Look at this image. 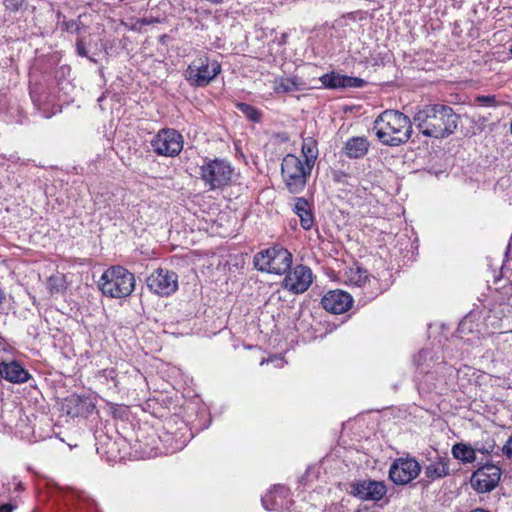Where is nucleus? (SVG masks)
Here are the masks:
<instances>
[{
	"label": "nucleus",
	"mask_w": 512,
	"mask_h": 512,
	"mask_svg": "<svg viewBox=\"0 0 512 512\" xmlns=\"http://www.w3.org/2000/svg\"><path fill=\"white\" fill-rule=\"evenodd\" d=\"M310 170L307 165H303L300 158L292 154L286 155L281 164L283 179L291 190L303 188Z\"/></svg>",
	"instance_id": "nucleus-7"
},
{
	"label": "nucleus",
	"mask_w": 512,
	"mask_h": 512,
	"mask_svg": "<svg viewBox=\"0 0 512 512\" xmlns=\"http://www.w3.org/2000/svg\"><path fill=\"white\" fill-rule=\"evenodd\" d=\"M22 489H23L22 484L19 483L18 486H17V490H22Z\"/></svg>",
	"instance_id": "nucleus-37"
},
{
	"label": "nucleus",
	"mask_w": 512,
	"mask_h": 512,
	"mask_svg": "<svg viewBox=\"0 0 512 512\" xmlns=\"http://www.w3.org/2000/svg\"><path fill=\"white\" fill-rule=\"evenodd\" d=\"M451 452L455 459L463 463H472L476 460L475 448L467 444L456 443Z\"/></svg>",
	"instance_id": "nucleus-23"
},
{
	"label": "nucleus",
	"mask_w": 512,
	"mask_h": 512,
	"mask_svg": "<svg viewBox=\"0 0 512 512\" xmlns=\"http://www.w3.org/2000/svg\"><path fill=\"white\" fill-rule=\"evenodd\" d=\"M62 279L59 276L52 275L47 281L48 289L51 293L60 292L63 288Z\"/></svg>",
	"instance_id": "nucleus-30"
},
{
	"label": "nucleus",
	"mask_w": 512,
	"mask_h": 512,
	"mask_svg": "<svg viewBox=\"0 0 512 512\" xmlns=\"http://www.w3.org/2000/svg\"><path fill=\"white\" fill-rule=\"evenodd\" d=\"M15 509V506L10 503H5L0 505V512H12Z\"/></svg>",
	"instance_id": "nucleus-34"
},
{
	"label": "nucleus",
	"mask_w": 512,
	"mask_h": 512,
	"mask_svg": "<svg viewBox=\"0 0 512 512\" xmlns=\"http://www.w3.org/2000/svg\"><path fill=\"white\" fill-rule=\"evenodd\" d=\"M233 174V167L225 160H210L201 167L202 179L211 189H224L231 183Z\"/></svg>",
	"instance_id": "nucleus-6"
},
{
	"label": "nucleus",
	"mask_w": 512,
	"mask_h": 512,
	"mask_svg": "<svg viewBox=\"0 0 512 512\" xmlns=\"http://www.w3.org/2000/svg\"><path fill=\"white\" fill-rule=\"evenodd\" d=\"M273 89L276 93H291L306 89L305 82L298 76L277 77L273 81Z\"/></svg>",
	"instance_id": "nucleus-19"
},
{
	"label": "nucleus",
	"mask_w": 512,
	"mask_h": 512,
	"mask_svg": "<svg viewBox=\"0 0 512 512\" xmlns=\"http://www.w3.org/2000/svg\"><path fill=\"white\" fill-rule=\"evenodd\" d=\"M372 130L379 142L392 147L407 143L413 133L410 118L393 109L381 112L374 120Z\"/></svg>",
	"instance_id": "nucleus-2"
},
{
	"label": "nucleus",
	"mask_w": 512,
	"mask_h": 512,
	"mask_svg": "<svg viewBox=\"0 0 512 512\" xmlns=\"http://www.w3.org/2000/svg\"><path fill=\"white\" fill-rule=\"evenodd\" d=\"M288 495V489L283 485L274 486L262 497V504L266 510H277L282 507V500Z\"/></svg>",
	"instance_id": "nucleus-21"
},
{
	"label": "nucleus",
	"mask_w": 512,
	"mask_h": 512,
	"mask_svg": "<svg viewBox=\"0 0 512 512\" xmlns=\"http://www.w3.org/2000/svg\"><path fill=\"white\" fill-rule=\"evenodd\" d=\"M501 451L507 458L512 459V436L507 440L505 445L501 448Z\"/></svg>",
	"instance_id": "nucleus-33"
},
{
	"label": "nucleus",
	"mask_w": 512,
	"mask_h": 512,
	"mask_svg": "<svg viewBox=\"0 0 512 512\" xmlns=\"http://www.w3.org/2000/svg\"><path fill=\"white\" fill-rule=\"evenodd\" d=\"M501 469L491 463L479 467L471 476L470 484L478 493L492 491L499 483Z\"/></svg>",
	"instance_id": "nucleus-12"
},
{
	"label": "nucleus",
	"mask_w": 512,
	"mask_h": 512,
	"mask_svg": "<svg viewBox=\"0 0 512 512\" xmlns=\"http://www.w3.org/2000/svg\"><path fill=\"white\" fill-rule=\"evenodd\" d=\"M63 26L66 31L79 34L83 27V24L79 20H69L63 22Z\"/></svg>",
	"instance_id": "nucleus-31"
},
{
	"label": "nucleus",
	"mask_w": 512,
	"mask_h": 512,
	"mask_svg": "<svg viewBox=\"0 0 512 512\" xmlns=\"http://www.w3.org/2000/svg\"><path fill=\"white\" fill-rule=\"evenodd\" d=\"M349 176L344 173H335V180L337 182H345Z\"/></svg>",
	"instance_id": "nucleus-35"
},
{
	"label": "nucleus",
	"mask_w": 512,
	"mask_h": 512,
	"mask_svg": "<svg viewBox=\"0 0 512 512\" xmlns=\"http://www.w3.org/2000/svg\"><path fill=\"white\" fill-rule=\"evenodd\" d=\"M459 118L452 107L437 103L419 108L413 116V122L424 136L444 139L456 131Z\"/></svg>",
	"instance_id": "nucleus-1"
},
{
	"label": "nucleus",
	"mask_w": 512,
	"mask_h": 512,
	"mask_svg": "<svg viewBox=\"0 0 512 512\" xmlns=\"http://www.w3.org/2000/svg\"><path fill=\"white\" fill-rule=\"evenodd\" d=\"M386 493L384 481L364 479L350 484V494L363 501H379Z\"/></svg>",
	"instance_id": "nucleus-14"
},
{
	"label": "nucleus",
	"mask_w": 512,
	"mask_h": 512,
	"mask_svg": "<svg viewBox=\"0 0 512 512\" xmlns=\"http://www.w3.org/2000/svg\"><path fill=\"white\" fill-rule=\"evenodd\" d=\"M302 153L305 157L306 165L308 169H311L318 156L317 143L312 138L304 139L302 144Z\"/></svg>",
	"instance_id": "nucleus-25"
},
{
	"label": "nucleus",
	"mask_w": 512,
	"mask_h": 512,
	"mask_svg": "<svg viewBox=\"0 0 512 512\" xmlns=\"http://www.w3.org/2000/svg\"><path fill=\"white\" fill-rule=\"evenodd\" d=\"M221 64L207 55L194 59L184 71V78L191 87H206L221 73Z\"/></svg>",
	"instance_id": "nucleus-5"
},
{
	"label": "nucleus",
	"mask_w": 512,
	"mask_h": 512,
	"mask_svg": "<svg viewBox=\"0 0 512 512\" xmlns=\"http://www.w3.org/2000/svg\"><path fill=\"white\" fill-rule=\"evenodd\" d=\"M432 360L431 353L428 350H421L414 358V363L417 366V374L422 375L418 378V388L425 392H430L435 388V374L443 368V362L431 365L427 360Z\"/></svg>",
	"instance_id": "nucleus-9"
},
{
	"label": "nucleus",
	"mask_w": 512,
	"mask_h": 512,
	"mask_svg": "<svg viewBox=\"0 0 512 512\" xmlns=\"http://www.w3.org/2000/svg\"><path fill=\"white\" fill-rule=\"evenodd\" d=\"M193 195H194V198L201 196V194H193Z\"/></svg>",
	"instance_id": "nucleus-38"
},
{
	"label": "nucleus",
	"mask_w": 512,
	"mask_h": 512,
	"mask_svg": "<svg viewBox=\"0 0 512 512\" xmlns=\"http://www.w3.org/2000/svg\"><path fill=\"white\" fill-rule=\"evenodd\" d=\"M160 22V19L158 17H152V16H149V17H143V18H140L136 21V25H138L139 27H142V26H145V25H151V24H155V23H159Z\"/></svg>",
	"instance_id": "nucleus-32"
},
{
	"label": "nucleus",
	"mask_w": 512,
	"mask_h": 512,
	"mask_svg": "<svg viewBox=\"0 0 512 512\" xmlns=\"http://www.w3.org/2000/svg\"><path fill=\"white\" fill-rule=\"evenodd\" d=\"M321 304L330 313L342 314L351 308L353 298L343 290H331L322 297Z\"/></svg>",
	"instance_id": "nucleus-15"
},
{
	"label": "nucleus",
	"mask_w": 512,
	"mask_h": 512,
	"mask_svg": "<svg viewBox=\"0 0 512 512\" xmlns=\"http://www.w3.org/2000/svg\"><path fill=\"white\" fill-rule=\"evenodd\" d=\"M294 212L300 218L301 227L304 230H310L314 224V216L310 202L304 197L296 198Z\"/></svg>",
	"instance_id": "nucleus-20"
},
{
	"label": "nucleus",
	"mask_w": 512,
	"mask_h": 512,
	"mask_svg": "<svg viewBox=\"0 0 512 512\" xmlns=\"http://www.w3.org/2000/svg\"><path fill=\"white\" fill-rule=\"evenodd\" d=\"M151 146L158 155L174 157L183 149V136L175 129L164 128L152 139Z\"/></svg>",
	"instance_id": "nucleus-8"
},
{
	"label": "nucleus",
	"mask_w": 512,
	"mask_h": 512,
	"mask_svg": "<svg viewBox=\"0 0 512 512\" xmlns=\"http://www.w3.org/2000/svg\"><path fill=\"white\" fill-rule=\"evenodd\" d=\"M67 504L73 505L78 510H95L96 509V503L90 499L87 495L84 493L76 494L73 492L71 495L67 496Z\"/></svg>",
	"instance_id": "nucleus-24"
},
{
	"label": "nucleus",
	"mask_w": 512,
	"mask_h": 512,
	"mask_svg": "<svg viewBox=\"0 0 512 512\" xmlns=\"http://www.w3.org/2000/svg\"><path fill=\"white\" fill-rule=\"evenodd\" d=\"M450 458L445 455H437L430 460V463L424 467V476L427 483H432L436 480L443 479L449 476L452 472L450 469Z\"/></svg>",
	"instance_id": "nucleus-17"
},
{
	"label": "nucleus",
	"mask_w": 512,
	"mask_h": 512,
	"mask_svg": "<svg viewBox=\"0 0 512 512\" xmlns=\"http://www.w3.org/2000/svg\"><path fill=\"white\" fill-rule=\"evenodd\" d=\"M0 378L11 383H25L30 378V374L17 361L0 363Z\"/></svg>",
	"instance_id": "nucleus-18"
},
{
	"label": "nucleus",
	"mask_w": 512,
	"mask_h": 512,
	"mask_svg": "<svg viewBox=\"0 0 512 512\" xmlns=\"http://www.w3.org/2000/svg\"><path fill=\"white\" fill-rule=\"evenodd\" d=\"M98 285L107 297L125 298L135 288V277L123 266H112L104 271Z\"/></svg>",
	"instance_id": "nucleus-3"
},
{
	"label": "nucleus",
	"mask_w": 512,
	"mask_h": 512,
	"mask_svg": "<svg viewBox=\"0 0 512 512\" xmlns=\"http://www.w3.org/2000/svg\"><path fill=\"white\" fill-rule=\"evenodd\" d=\"M236 108L243 113L248 120L254 123H259L262 119V112L250 104L238 102L236 103Z\"/></svg>",
	"instance_id": "nucleus-26"
},
{
	"label": "nucleus",
	"mask_w": 512,
	"mask_h": 512,
	"mask_svg": "<svg viewBox=\"0 0 512 512\" xmlns=\"http://www.w3.org/2000/svg\"><path fill=\"white\" fill-rule=\"evenodd\" d=\"M421 465L415 458H397L389 469V478L396 485H407L417 478Z\"/></svg>",
	"instance_id": "nucleus-10"
},
{
	"label": "nucleus",
	"mask_w": 512,
	"mask_h": 512,
	"mask_svg": "<svg viewBox=\"0 0 512 512\" xmlns=\"http://www.w3.org/2000/svg\"><path fill=\"white\" fill-rule=\"evenodd\" d=\"M75 48L78 56L85 57L90 62L96 63V59L88 55L87 43L83 37H78L76 39Z\"/></svg>",
	"instance_id": "nucleus-28"
},
{
	"label": "nucleus",
	"mask_w": 512,
	"mask_h": 512,
	"mask_svg": "<svg viewBox=\"0 0 512 512\" xmlns=\"http://www.w3.org/2000/svg\"><path fill=\"white\" fill-rule=\"evenodd\" d=\"M146 282L150 291L159 296H169L178 289V275L163 268L151 273Z\"/></svg>",
	"instance_id": "nucleus-11"
},
{
	"label": "nucleus",
	"mask_w": 512,
	"mask_h": 512,
	"mask_svg": "<svg viewBox=\"0 0 512 512\" xmlns=\"http://www.w3.org/2000/svg\"><path fill=\"white\" fill-rule=\"evenodd\" d=\"M319 80L325 88L329 89L362 88L366 84L362 78L341 75L336 72L324 74Z\"/></svg>",
	"instance_id": "nucleus-16"
},
{
	"label": "nucleus",
	"mask_w": 512,
	"mask_h": 512,
	"mask_svg": "<svg viewBox=\"0 0 512 512\" xmlns=\"http://www.w3.org/2000/svg\"><path fill=\"white\" fill-rule=\"evenodd\" d=\"M370 143L365 137H352L345 143V154L349 158H362L369 150Z\"/></svg>",
	"instance_id": "nucleus-22"
},
{
	"label": "nucleus",
	"mask_w": 512,
	"mask_h": 512,
	"mask_svg": "<svg viewBox=\"0 0 512 512\" xmlns=\"http://www.w3.org/2000/svg\"><path fill=\"white\" fill-rule=\"evenodd\" d=\"M286 37H287L286 34L282 35V43H285Z\"/></svg>",
	"instance_id": "nucleus-36"
},
{
	"label": "nucleus",
	"mask_w": 512,
	"mask_h": 512,
	"mask_svg": "<svg viewBox=\"0 0 512 512\" xmlns=\"http://www.w3.org/2000/svg\"><path fill=\"white\" fill-rule=\"evenodd\" d=\"M474 448H475V453L479 452L482 454L498 453V451H495V450L500 449L499 447H497L494 439H488L482 443L477 442V443H475Z\"/></svg>",
	"instance_id": "nucleus-27"
},
{
	"label": "nucleus",
	"mask_w": 512,
	"mask_h": 512,
	"mask_svg": "<svg viewBox=\"0 0 512 512\" xmlns=\"http://www.w3.org/2000/svg\"><path fill=\"white\" fill-rule=\"evenodd\" d=\"M474 103L478 106L494 107L497 105V100L495 95H479L475 97Z\"/></svg>",
	"instance_id": "nucleus-29"
},
{
	"label": "nucleus",
	"mask_w": 512,
	"mask_h": 512,
	"mask_svg": "<svg viewBox=\"0 0 512 512\" xmlns=\"http://www.w3.org/2000/svg\"><path fill=\"white\" fill-rule=\"evenodd\" d=\"M292 254L280 245L258 252L253 259L257 270L277 275L285 274L292 265Z\"/></svg>",
	"instance_id": "nucleus-4"
},
{
	"label": "nucleus",
	"mask_w": 512,
	"mask_h": 512,
	"mask_svg": "<svg viewBox=\"0 0 512 512\" xmlns=\"http://www.w3.org/2000/svg\"><path fill=\"white\" fill-rule=\"evenodd\" d=\"M312 282V270L306 265H296L286 272L282 287L293 294H301L309 289Z\"/></svg>",
	"instance_id": "nucleus-13"
}]
</instances>
